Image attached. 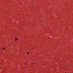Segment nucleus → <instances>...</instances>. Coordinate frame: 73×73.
Wrapping results in <instances>:
<instances>
[{"mask_svg":"<svg viewBox=\"0 0 73 73\" xmlns=\"http://www.w3.org/2000/svg\"><path fill=\"white\" fill-rule=\"evenodd\" d=\"M15 41H17V40H18V39H17V38H15Z\"/></svg>","mask_w":73,"mask_h":73,"instance_id":"obj_1","label":"nucleus"},{"mask_svg":"<svg viewBox=\"0 0 73 73\" xmlns=\"http://www.w3.org/2000/svg\"><path fill=\"white\" fill-rule=\"evenodd\" d=\"M27 54H29V53H28V52H27Z\"/></svg>","mask_w":73,"mask_h":73,"instance_id":"obj_2","label":"nucleus"},{"mask_svg":"<svg viewBox=\"0 0 73 73\" xmlns=\"http://www.w3.org/2000/svg\"><path fill=\"white\" fill-rule=\"evenodd\" d=\"M36 64V63H33V65H35Z\"/></svg>","mask_w":73,"mask_h":73,"instance_id":"obj_3","label":"nucleus"},{"mask_svg":"<svg viewBox=\"0 0 73 73\" xmlns=\"http://www.w3.org/2000/svg\"><path fill=\"white\" fill-rule=\"evenodd\" d=\"M2 49L3 50H5V48H3Z\"/></svg>","mask_w":73,"mask_h":73,"instance_id":"obj_4","label":"nucleus"},{"mask_svg":"<svg viewBox=\"0 0 73 73\" xmlns=\"http://www.w3.org/2000/svg\"><path fill=\"white\" fill-rule=\"evenodd\" d=\"M25 64H27V63H26Z\"/></svg>","mask_w":73,"mask_h":73,"instance_id":"obj_5","label":"nucleus"}]
</instances>
